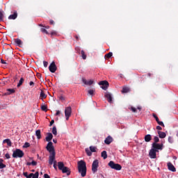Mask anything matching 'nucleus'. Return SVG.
<instances>
[{"label": "nucleus", "mask_w": 178, "mask_h": 178, "mask_svg": "<svg viewBox=\"0 0 178 178\" xmlns=\"http://www.w3.org/2000/svg\"><path fill=\"white\" fill-rule=\"evenodd\" d=\"M82 81L83 84H86V86H92V84H94V81L92 80L87 81L86 79H83Z\"/></svg>", "instance_id": "13"}, {"label": "nucleus", "mask_w": 178, "mask_h": 178, "mask_svg": "<svg viewBox=\"0 0 178 178\" xmlns=\"http://www.w3.org/2000/svg\"><path fill=\"white\" fill-rule=\"evenodd\" d=\"M15 42L17 43V45L20 47V45H23V42H22V40L20 39H16L15 40Z\"/></svg>", "instance_id": "25"}, {"label": "nucleus", "mask_w": 178, "mask_h": 178, "mask_svg": "<svg viewBox=\"0 0 178 178\" xmlns=\"http://www.w3.org/2000/svg\"><path fill=\"white\" fill-rule=\"evenodd\" d=\"M40 97L42 99L47 98V95L44 92V91L41 90L40 92Z\"/></svg>", "instance_id": "29"}, {"label": "nucleus", "mask_w": 178, "mask_h": 178, "mask_svg": "<svg viewBox=\"0 0 178 178\" xmlns=\"http://www.w3.org/2000/svg\"><path fill=\"white\" fill-rule=\"evenodd\" d=\"M156 129L157 130H162V127L161 126H157Z\"/></svg>", "instance_id": "54"}, {"label": "nucleus", "mask_w": 178, "mask_h": 178, "mask_svg": "<svg viewBox=\"0 0 178 178\" xmlns=\"http://www.w3.org/2000/svg\"><path fill=\"white\" fill-rule=\"evenodd\" d=\"M43 65H44V67H47V66H48V62H47V61H43Z\"/></svg>", "instance_id": "47"}, {"label": "nucleus", "mask_w": 178, "mask_h": 178, "mask_svg": "<svg viewBox=\"0 0 178 178\" xmlns=\"http://www.w3.org/2000/svg\"><path fill=\"white\" fill-rule=\"evenodd\" d=\"M129 91H130V88L127 87H124L122 88V92L126 93V92H129Z\"/></svg>", "instance_id": "28"}, {"label": "nucleus", "mask_w": 178, "mask_h": 178, "mask_svg": "<svg viewBox=\"0 0 178 178\" xmlns=\"http://www.w3.org/2000/svg\"><path fill=\"white\" fill-rule=\"evenodd\" d=\"M168 168L171 172H176V168L172 163H168Z\"/></svg>", "instance_id": "14"}, {"label": "nucleus", "mask_w": 178, "mask_h": 178, "mask_svg": "<svg viewBox=\"0 0 178 178\" xmlns=\"http://www.w3.org/2000/svg\"><path fill=\"white\" fill-rule=\"evenodd\" d=\"M108 166L111 168V169H114L115 170H122V165L118 163H115L113 161L108 163Z\"/></svg>", "instance_id": "3"}, {"label": "nucleus", "mask_w": 178, "mask_h": 178, "mask_svg": "<svg viewBox=\"0 0 178 178\" xmlns=\"http://www.w3.org/2000/svg\"><path fill=\"white\" fill-rule=\"evenodd\" d=\"M174 141L175 140H173V137L172 136L168 137V143H170V144H173Z\"/></svg>", "instance_id": "35"}, {"label": "nucleus", "mask_w": 178, "mask_h": 178, "mask_svg": "<svg viewBox=\"0 0 178 178\" xmlns=\"http://www.w3.org/2000/svg\"><path fill=\"white\" fill-rule=\"evenodd\" d=\"M58 115H60V111H56V116H58Z\"/></svg>", "instance_id": "53"}, {"label": "nucleus", "mask_w": 178, "mask_h": 178, "mask_svg": "<svg viewBox=\"0 0 178 178\" xmlns=\"http://www.w3.org/2000/svg\"><path fill=\"white\" fill-rule=\"evenodd\" d=\"M45 29H49V26H45Z\"/></svg>", "instance_id": "62"}, {"label": "nucleus", "mask_w": 178, "mask_h": 178, "mask_svg": "<svg viewBox=\"0 0 178 178\" xmlns=\"http://www.w3.org/2000/svg\"><path fill=\"white\" fill-rule=\"evenodd\" d=\"M177 137H178V131H177Z\"/></svg>", "instance_id": "64"}, {"label": "nucleus", "mask_w": 178, "mask_h": 178, "mask_svg": "<svg viewBox=\"0 0 178 178\" xmlns=\"http://www.w3.org/2000/svg\"><path fill=\"white\" fill-rule=\"evenodd\" d=\"M138 109H139V111H141V108L140 107H138Z\"/></svg>", "instance_id": "63"}, {"label": "nucleus", "mask_w": 178, "mask_h": 178, "mask_svg": "<svg viewBox=\"0 0 178 178\" xmlns=\"http://www.w3.org/2000/svg\"><path fill=\"white\" fill-rule=\"evenodd\" d=\"M24 82V79L21 78L17 86L20 87V86H22V84H23Z\"/></svg>", "instance_id": "31"}, {"label": "nucleus", "mask_w": 178, "mask_h": 178, "mask_svg": "<svg viewBox=\"0 0 178 178\" xmlns=\"http://www.w3.org/2000/svg\"><path fill=\"white\" fill-rule=\"evenodd\" d=\"M61 171L63 173H67V176H70V169L69 168L65 167Z\"/></svg>", "instance_id": "15"}, {"label": "nucleus", "mask_w": 178, "mask_h": 178, "mask_svg": "<svg viewBox=\"0 0 178 178\" xmlns=\"http://www.w3.org/2000/svg\"><path fill=\"white\" fill-rule=\"evenodd\" d=\"M132 112H136V109L134 107H131Z\"/></svg>", "instance_id": "57"}, {"label": "nucleus", "mask_w": 178, "mask_h": 178, "mask_svg": "<svg viewBox=\"0 0 178 178\" xmlns=\"http://www.w3.org/2000/svg\"><path fill=\"white\" fill-rule=\"evenodd\" d=\"M86 154H87V155H88V156H91V155H92V152L91 150H90V149H88V148H86Z\"/></svg>", "instance_id": "27"}, {"label": "nucleus", "mask_w": 178, "mask_h": 178, "mask_svg": "<svg viewBox=\"0 0 178 178\" xmlns=\"http://www.w3.org/2000/svg\"><path fill=\"white\" fill-rule=\"evenodd\" d=\"M7 91L9 92V94H13V92H15V89H8Z\"/></svg>", "instance_id": "43"}, {"label": "nucleus", "mask_w": 178, "mask_h": 178, "mask_svg": "<svg viewBox=\"0 0 178 178\" xmlns=\"http://www.w3.org/2000/svg\"><path fill=\"white\" fill-rule=\"evenodd\" d=\"M99 164V161L98 160H95L92 164V172L93 173H97L98 171V166Z\"/></svg>", "instance_id": "4"}, {"label": "nucleus", "mask_w": 178, "mask_h": 178, "mask_svg": "<svg viewBox=\"0 0 178 178\" xmlns=\"http://www.w3.org/2000/svg\"><path fill=\"white\" fill-rule=\"evenodd\" d=\"M54 123H55V121L54 120H52L51 122H50V126H52V124H54Z\"/></svg>", "instance_id": "58"}, {"label": "nucleus", "mask_w": 178, "mask_h": 178, "mask_svg": "<svg viewBox=\"0 0 178 178\" xmlns=\"http://www.w3.org/2000/svg\"><path fill=\"white\" fill-rule=\"evenodd\" d=\"M89 95H92L95 92V89H90L88 91Z\"/></svg>", "instance_id": "34"}, {"label": "nucleus", "mask_w": 178, "mask_h": 178, "mask_svg": "<svg viewBox=\"0 0 178 178\" xmlns=\"http://www.w3.org/2000/svg\"><path fill=\"white\" fill-rule=\"evenodd\" d=\"M5 156H6V158L7 159H10V155H9L8 153L6 154Z\"/></svg>", "instance_id": "48"}, {"label": "nucleus", "mask_w": 178, "mask_h": 178, "mask_svg": "<svg viewBox=\"0 0 178 178\" xmlns=\"http://www.w3.org/2000/svg\"><path fill=\"white\" fill-rule=\"evenodd\" d=\"M159 137L160 138H165L166 137V134L165 132H162L161 131H158Z\"/></svg>", "instance_id": "18"}, {"label": "nucleus", "mask_w": 178, "mask_h": 178, "mask_svg": "<svg viewBox=\"0 0 178 178\" xmlns=\"http://www.w3.org/2000/svg\"><path fill=\"white\" fill-rule=\"evenodd\" d=\"M35 136H37V138L40 140L41 138V130L38 129L35 131Z\"/></svg>", "instance_id": "23"}, {"label": "nucleus", "mask_w": 178, "mask_h": 178, "mask_svg": "<svg viewBox=\"0 0 178 178\" xmlns=\"http://www.w3.org/2000/svg\"><path fill=\"white\" fill-rule=\"evenodd\" d=\"M59 99L61 101H65V97L63 96H60Z\"/></svg>", "instance_id": "52"}, {"label": "nucleus", "mask_w": 178, "mask_h": 178, "mask_svg": "<svg viewBox=\"0 0 178 178\" xmlns=\"http://www.w3.org/2000/svg\"><path fill=\"white\" fill-rule=\"evenodd\" d=\"M53 164H54V169L56 170H58V165H57V162H56V161H54V163H53Z\"/></svg>", "instance_id": "39"}, {"label": "nucleus", "mask_w": 178, "mask_h": 178, "mask_svg": "<svg viewBox=\"0 0 178 178\" xmlns=\"http://www.w3.org/2000/svg\"><path fill=\"white\" fill-rule=\"evenodd\" d=\"M53 142L54 143V144H56L58 143V140L56 139H54Z\"/></svg>", "instance_id": "59"}, {"label": "nucleus", "mask_w": 178, "mask_h": 178, "mask_svg": "<svg viewBox=\"0 0 178 178\" xmlns=\"http://www.w3.org/2000/svg\"><path fill=\"white\" fill-rule=\"evenodd\" d=\"M55 22H54V20H50V24H54Z\"/></svg>", "instance_id": "60"}, {"label": "nucleus", "mask_w": 178, "mask_h": 178, "mask_svg": "<svg viewBox=\"0 0 178 178\" xmlns=\"http://www.w3.org/2000/svg\"><path fill=\"white\" fill-rule=\"evenodd\" d=\"M102 156L104 159H106L108 158V154H106V151H103L102 152Z\"/></svg>", "instance_id": "26"}, {"label": "nucleus", "mask_w": 178, "mask_h": 178, "mask_svg": "<svg viewBox=\"0 0 178 178\" xmlns=\"http://www.w3.org/2000/svg\"><path fill=\"white\" fill-rule=\"evenodd\" d=\"M90 149L91 152H95V151L97 150V147H93V146H90Z\"/></svg>", "instance_id": "36"}, {"label": "nucleus", "mask_w": 178, "mask_h": 178, "mask_svg": "<svg viewBox=\"0 0 178 178\" xmlns=\"http://www.w3.org/2000/svg\"><path fill=\"white\" fill-rule=\"evenodd\" d=\"M3 143H6L8 147H12V141H10V139H5L3 140Z\"/></svg>", "instance_id": "20"}, {"label": "nucleus", "mask_w": 178, "mask_h": 178, "mask_svg": "<svg viewBox=\"0 0 178 178\" xmlns=\"http://www.w3.org/2000/svg\"><path fill=\"white\" fill-rule=\"evenodd\" d=\"M104 97L105 98H107L108 102H109L110 104H112V94H111V92H106Z\"/></svg>", "instance_id": "12"}, {"label": "nucleus", "mask_w": 178, "mask_h": 178, "mask_svg": "<svg viewBox=\"0 0 178 178\" xmlns=\"http://www.w3.org/2000/svg\"><path fill=\"white\" fill-rule=\"evenodd\" d=\"M99 86H102L101 88H102V90H107L108 86H109V83H108L107 81H101L99 83Z\"/></svg>", "instance_id": "8"}, {"label": "nucleus", "mask_w": 178, "mask_h": 178, "mask_svg": "<svg viewBox=\"0 0 178 178\" xmlns=\"http://www.w3.org/2000/svg\"><path fill=\"white\" fill-rule=\"evenodd\" d=\"M78 172L82 177H86V175H87V165L83 160L78 162Z\"/></svg>", "instance_id": "1"}, {"label": "nucleus", "mask_w": 178, "mask_h": 178, "mask_svg": "<svg viewBox=\"0 0 178 178\" xmlns=\"http://www.w3.org/2000/svg\"><path fill=\"white\" fill-rule=\"evenodd\" d=\"M24 156V152L20 149H16L13 151V158H23Z\"/></svg>", "instance_id": "2"}, {"label": "nucleus", "mask_w": 178, "mask_h": 178, "mask_svg": "<svg viewBox=\"0 0 178 178\" xmlns=\"http://www.w3.org/2000/svg\"><path fill=\"white\" fill-rule=\"evenodd\" d=\"M65 164L63 163V162H58V168L59 169V170H62L64 168H65Z\"/></svg>", "instance_id": "19"}, {"label": "nucleus", "mask_w": 178, "mask_h": 178, "mask_svg": "<svg viewBox=\"0 0 178 178\" xmlns=\"http://www.w3.org/2000/svg\"><path fill=\"white\" fill-rule=\"evenodd\" d=\"M17 17V13H15L13 15H10L8 17V19H12V20H15V19H16Z\"/></svg>", "instance_id": "21"}, {"label": "nucleus", "mask_w": 178, "mask_h": 178, "mask_svg": "<svg viewBox=\"0 0 178 178\" xmlns=\"http://www.w3.org/2000/svg\"><path fill=\"white\" fill-rule=\"evenodd\" d=\"M3 160L1 159H0V169H3L4 168H6V165L3 164Z\"/></svg>", "instance_id": "24"}, {"label": "nucleus", "mask_w": 178, "mask_h": 178, "mask_svg": "<svg viewBox=\"0 0 178 178\" xmlns=\"http://www.w3.org/2000/svg\"><path fill=\"white\" fill-rule=\"evenodd\" d=\"M52 134L54 136H56V134H58V131H56V127H54L52 129Z\"/></svg>", "instance_id": "33"}, {"label": "nucleus", "mask_w": 178, "mask_h": 178, "mask_svg": "<svg viewBox=\"0 0 178 178\" xmlns=\"http://www.w3.org/2000/svg\"><path fill=\"white\" fill-rule=\"evenodd\" d=\"M29 86H32L33 87V86H34V82L33 81H31L30 83H29Z\"/></svg>", "instance_id": "56"}, {"label": "nucleus", "mask_w": 178, "mask_h": 178, "mask_svg": "<svg viewBox=\"0 0 178 178\" xmlns=\"http://www.w3.org/2000/svg\"><path fill=\"white\" fill-rule=\"evenodd\" d=\"M24 176H25V177H29V173H27V172H25L23 173Z\"/></svg>", "instance_id": "50"}, {"label": "nucleus", "mask_w": 178, "mask_h": 178, "mask_svg": "<svg viewBox=\"0 0 178 178\" xmlns=\"http://www.w3.org/2000/svg\"><path fill=\"white\" fill-rule=\"evenodd\" d=\"M112 141H113L112 137L108 136L105 139L104 143L105 144L109 145L111 144V143H112Z\"/></svg>", "instance_id": "17"}, {"label": "nucleus", "mask_w": 178, "mask_h": 178, "mask_svg": "<svg viewBox=\"0 0 178 178\" xmlns=\"http://www.w3.org/2000/svg\"><path fill=\"white\" fill-rule=\"evenodd\" d=\"M159 142V138L158 136L154 137V143L156 144V143Z\"/></svg>", "instance_id": "44"}, {"label": "nucleus", "mask_w": 178, "mask_h": 178, "mask_svg": "<svg viewBox=\"0 0 178 178\" xmlns=\"http://www.w3.org/2000/svg\"><path fill=\"white\" fill-rule=\"evenodd\" d=\"M39 173L38 172H36L32 176V178H38Z\"/></svg>", "instance_id": "40"}, {"label": "nucleus", "mask_w": 178, "mask_h": 178, "mask_svg": "<svg viewBox=\"0 0 178 178\" xmlns=\"http://www.w3.org/2000/svg\"><path fill=\"white\" fill-rule=\"evenodd\" d=\"M31 164H32L33 166H35V165H37V162L35 161H33L31 162Z\"/></svg>", "instance_id": "49"}, {"label": "nucleus", "mask_w": 178, "mask_h": 178, "mask_svg": "<svg viewBox=\"0 0 178 178\" xmlns=\"http://www.w3.org/2000/svg\"><path fill=\"white\" fill-rule=\"evenodd\" d=\"M41 109H42V111H44V112H47L48 111V108L47 107V105H42Z\"/></svg>", "instance_id": "32"}, {"label": "nucleus", "mask_w": 178, "mask_h": 178, "mask_svg": "<svg viewBox=\"0 0 178 178\" xmlns=\"http://www.w3.org/2000/svg\"><path fill=\"white\" fill-rule=\"evenodd\" d=\"M53 137H54V136L52 135V134L48 133L47 136H46V141L49 143L51 141V140H52Z\"/></svg>", "instance_id": "16"}, {"label": "nucleus", "mask_w": 178, "mask_h": 178, "mask_svg": "<svg viewBox=\"0 0 178 178\" xmlns=\"http://www.w3.org/2000/svg\"><path fill=\"white\" fill-rule=\"evenodd\" d=\"M112 55H113L112 52H109L106 55V58H111Z\"/></svg>", "instance_id": "45"}, {"label": "nucleus", "mask_w": 178, "mask_h": 178, "mask_svg": "<svg viewBox=\"0 0 178 178\" xmlns=\"http://www.w3.org/2000/svg\"><path fill=\"white\" fill-rule=\"evenodd\" d=\"M56 65H55V62H52L49 66V70L51 73H55L56 72Z\"/></svg>", "instance_id": "10"}, {"label": "nucleus", "mask_w": 178, "mask_h": 178, "mask_svg": "<svg viewBox=\"0 0 178 178\" xmlns=\"http://www.w3.org/2000/svg\"><path fill=\"white\" fill-rule=\"evenodd\" d=\"M26 165H27L28 166H30V165H31L32 164H31V162H28V163H26Z\"/></svg>", "instance_id": "61"}, {"label": "nucleus", "mask_w": 178, "mask_h": 178, "mask_svg": "<svg viewBox=\"0 0 178 178\" xmlns=\"http://www.w3.org/2000/svg\"><path fill=\"white\" fill-rule=\"evenodd\" d=\"M156 152H158V150L155 149H151L149 155L152 159H155L156 158Z\"/></svg>", "instance_id": "9"}, {"label": "nucleus", "mask_w": 178, "mask_h": 178, "mask_svg": "<svg viewBox=\"0 0 178 178\" xmlns=\"http://www.w3.org/2000/svg\"><path fill=\"white\" fill-rule=\"evenodd\" d=\"M153 117L154 118V119H156V122H158L159 120V118H158V116H156V115L153 114Z\"/></svg>", "instance_id": "46"}, {"label": "nucleus", "mask_w": 178, "mask_h": 178, "mask_svg": "<svg viewBox=\"0 0 178 178\" xmlns=\"http://www.w3.org/2000/svg\"><path fill=\"white\" fill-rule=\"evenodd\" d=\"M33 173H31V174H29V175H28V177H27V178H33Z\"/></svg>", "instance_id": "51"}, {"label": "nucleus", "mask_w": 178, "mask_h": 178, "mask_svg": "<svg viewBox=\"0 0 178 178\" xmlns=\"http://www.w3.org/2000/svg\"><path fill=\"white\" fill-rule=\"evenodd\" d=\"M30 147V143H25L24 145H23V148H29Z\"/></svg>", "instance_id": "37"}, {"label": "nucleus", "mask_w": 178, "mask_h": 178, "mask_svg": "<svg viewBox=\"0 0 178 178\" xmlns=\"http://www.w3.org/2000/svg\"><path fill=\"white\" fill-rule=\"evenodd\" d=\"M46 148L50 154L55 152V147H54V143L52 142H49Z\"/></svg>", "instance_id": "5"}, {"label": "nucleus", "mask_w": 178, "mask_h": 178, "mask_svg": "<svg viewBox=\"0 0 178 178\" xmlns=\"http://www.w3.org/2000/svg\"><path fill=\"white\" fill-rule=\"evenodd\" d=\"M65 115L66 120H69V118H70L72 115V107L68 106L65 108Z\"/></svg>", "instance_id": "6"}, {"label": "nucleus", "mask_w": 178, "mask_h": 178, "mask_svg": "<svg viewBox=\"0 0 178 178\" xmlns=\"http://www.w3.org/2000/svg\"><path fill=\"white\" fill-rule=\"evenodd\" d=\"M2 20H3V14L0 11V22H2Z\"/></svg>", "instance_id": "41"}, {"label": "nucleus", "mask_w": 178, "mask_h": 178, "mask_svg": "<svg viewBox=\"0 0 178 178\" xmlns=\"http://www.w3.org/2000/svg\"><path fill=\"white\" fill-rule=\"evenodd\" d=\"M56 155V152L51 153L49 157V165H54V163L56 161V159L55 158Z\"/></svg>", "instance_id": "7"}, {"label": "nucleus", "mask_w": 178, "mask_h": 178, "mask_svg": "<svg viewBox=\"0 0 178 178\" xmlns=\"http://www.w3.org/2000/svg\"><path fill=\"white\" fill-rule=\"evenodd\" d=\"M1 62L3 65H6V61L1 60Z\"/></svg>", "instance_id": "55"}, {"label": "nucleus", "mask_w": 178, "mask_h": 178, "mask_svg": "<svg viewBox=\"0 0 178 178\" xmlns=\"http://www.w3.org/2000/svg\"><path fill=\"white\" fill-rule=\"evenodd\" d=\"M81 56H82V58L83 59H87V56L86 55V53L84 52V50H82L81 51Z\"/></svg>", "instance_id": "30"}, {"label": "nucleus", "mask_w": 178, "mask_h": 178, "mask_svg": "<svg viewBox=\"0 0 178 178\" xmlns=\"http://www.w3.org/2000/svg\"><path fill=\"white\" fill-rule=\"evenodd\" d=\"M152 137L151 136V135L147 134L145 136V141H146V143H149V140H152Z\"/></svg>", "instance_id": "22"}, {"label": "nucleus", "mask_w": 178, "mask_h": 178, "mask_svg": "<svg viewBox=\"0 0 178 178\" xmlns=\"http://www.w3.org/2000/svg\"><path fill=\"white\" fill-rule=\"evenodd\" d=\"M157 123L158 124H159V126H163V127H165V124H163V122L159 121H159H157Z\"/></svg>", "instance_id": "38"}, {"label": "nucleus", "mask_w": 178, "mask_h": 178, "mask_svg": "<svg viewBox=\"0 0 178 178\" xmlns=\"http://www.w3.org/2000/svg\"><path fill=\"white\" fill-rule=\"evenodd\" d=\"M41 31L42 33H44L45 34H48V31H47V29L42 28L41 29Z\"/></svg>", "instance_id": "42"}, {"label": "nucleus", "mask_w": 178, "mask_h": 178, "mask_svg": "<svg viewBox=\"0 0 178 178\" xmlns=\"http://www.w3.org/2000/svg\"><path fill=\"white\" fill-rule=\"evenodd\" d=\"M162 147H163V144H159V143H152V149H156V151H158V149H162Z\"/></svg>", "instance_id": "11"}]
</instances>
